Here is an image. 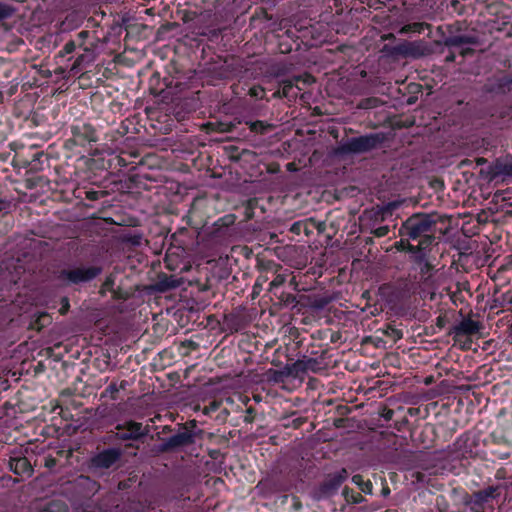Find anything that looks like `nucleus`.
<instances>
[{"mask_svg": "<svg viewBox=\"0 0 512 512\" xmlns=\"http://www.w3.org/2000/svg\"><path fill=\"white\" fill-rule=\"evenodd\" d=\"M439 220L440 217L434 213H415L403 222L399 234L411 240H418L417 245L407 244L409 252H422L432 244Z\"/></svg>", "mask_w": 512, "mask_h": 512, "instance_id": "nucleus-1", "label": "nucleus"}, {"mask_svg": "<svg viewBox=\"0 0 512 512\" xmlns=\"http://www.w3.org/2000/svg\"><path fill=\"white\" fill-rule=\"evenodd\" d=\"M482 44L479 32L472 28L466 29L464 33H457L455 35H448L443 41L446 47L460 48L459 54L462 57L473 55L475 50L472 46H479Z\"/></svg>", "mask_w": 512, "mask_h": 512, "instance_id": "nucleus-2", "label": "nucleus"}, {"mask_svg": "<svg viewBox=\"0 0 512 512\" xmlns=\"http://www.w3.org/2000/svg\"><path fill=\"white\" fill-rule=\"evenodd\" d=\"M384 140L382 134H368L349 139L344 150L350 153H365L375 149Z\"/></svg>", "mask_w": 512, "mask_h": 512, "instance_id": "nucleus-3", "label": "nucleus"}, {"mask_svg": "<svg viewBox=\"0 0 512 512\" xmlns=\"http://www.w3.org/2000/svg\"><path fill=\"white\" fill-rule=\"evenodd\" d=\"M395 52L405 58H422L433 54V49L424 41H403L395 46Z\"/></svg>", "mask_w": 512, "mask_h": 512, "instance_id": "nucleus-4", "label": "nucleus"}, {"mask_svg": "<svg viewBox=\"0 0 512 512\" xmlns=\"http://www.w3.org/2000/svg\"><path fill=\"white\" fill-rule=\"evenodd\" d=\"M100 268L97 267H79L71 270H63L60 277L71 283L78 284L94 279L99 273Z\"/></svg>", "mask_w": 512, "mask_h": 512, "instance_id": "nucleus-5", "label": "nucleus"}, {"mask_svg": "<svg viewBox=\"0 0 512 512\" xmlns=\"http://www.w3.org/2000/svg\"><path fill=\"white\" fill-rule=\"evenodd\" d=\"M480 175L488 181L499 176H512V158L497 159L487 169H481Z\"/></svg>", "mask_w": 512, "mask_h": 512, "instance_id": "nucleus-6", "label": "nucleus"}, {"mask_svg": "<svg viewBox=\"0 0 512 512\" xmlns=\"http://www.w3.org/2000/svg\"><path fill=\"white\" fill-rule=\"evenodd\" d=\"M116 437L120 440H138L148 433V428H143L141 423L128 421L116 426Z\"/></svg>", "mask_w": 512, "mask_h": 512, "instance_id": "nucleus-7", "label": "nucleus"}, {"mask_svg": "<svg viewBox=\"0 0 512 512\" xmlns=\"http://www.w3.org/2000/svg\"><path fill=\"white\" fill-rule=\"evenodd\" d=\"M347 477L348 472L345 468L338 472L329 474L319 487L318 497H325L333 494Z\"/></svg>", "mask_w": 512, "mask_h": 512, "instance_id": "nucleus-8", "label": "nucleus"}, {"mask_svg": "<svg viewBox=\"0 0 512 512\" xmlns=\"http://www.w3.org/2000/svg\"><path fill=\"white\" fill-rule=\"evenodd\" d=\"M122 456L119 448L106 449L91 459V463L96 468L108 469L115 464Z\"/></svg>", "mask_w": 512, "mask_h": 512, "instance_id": "nucleus-9", "label": "nucleus"}, {"mask_svg": "<svg viewBox=\"0 0 512 512\" xmlns=\"http://www.w3.org/2000/svg\"><path fill=\"white\" fill-rule=\"evenodd\" d=\"M402 205V201H392L383 206L373 207L367 212L370 219L376 223H381L386 220L387 217L391 216L393 212Z\"/></svg>", "mask_w": 512, "mask_h": 512, "instance_id": "nucleus-10", "label": "nucleus"}, {"mask_svg": "<svg viewBox=\"0 0 512 512\" xmlns=\"http://www.w3.org/2000/svg\"><path fill=\"white\" fill-rule=\"evenodd\" d=\"M193 434L189 431H183L170 437L161 447V452H167L174 448L186 446L193 443Z\"/></svg>", "mask_w": 512, "mask_h": 512, "instance_id": "nucleus-11", "label": "nucleus"}, {"mask_svg": "<svg viewBox=\"0 0 512 512\" xmlns=\"http://www.w3.org/2000/svg\"><path fill=\"white\" fill-rule=\"evenodd\" d=\"M484 89L491 93L510 91L512 89V75L491 78L485 84Z\"/></svg>", "mask_w": 512, "mask_h": 512, "instance_id": "nucleus-12", "label": "nucleus"}, {"mask_svg": "<svg viewBox=\"0 0 512 512\" xmlns=\"http://www.w3.org/2000/svg\"><path fill=\"white\" fill-rule=\"evenodd\" d=\"M481 327L480 322L465 318L453 328V332L456 335H474L480 331Z\"/></svg>", "mask_w": 512, "mask_h": 512, "instance_id": "nucleus-13", "label": "nucleus"}, {"mask_svg": "<svg viewBox=\"0 0 512 512\" xmlns=\"http://www.w3.org/2000/svg\"><path fill=\"white\" fill-rule=\"evenodd\" d=\"M9 467L17 475L32 474V466L26 457H12L9 460Z\"/></svg>", "mask_w": 512, "mask_h": 512, "instance_id": "nucleus-14", "label": "nucleus"}, {"mask_svg": "<svg viewBox=\"0 0 512 512\" xmlns=\"http://www.w3.org/2000/svg\"><path fill=\"white\" fill-rule=\"evenodd\" d=\"M181 280L174 276L159 275L158 280L154 285V289L158 292H166L168 290L177 288L181 285Z\"/></svg>", "mask_w": 512, "mask_h": 512, "instance_id": "nucleus-15", "label": "nucleus"}, {"mask_svg": "<svg viewBox=\"0 0 512 512\" xmlns=\"http://www.w3.org/2000/svg\"><path fill=\"white\" fill-rule=\"evenodd\" d=\"M246 125L256 134L264 135L274 129V125L264 121H246Z\"/></svg>", "mask_w": 512, "mask_h": 512, "instance_id": "nucleus-16", "label": "nucleus"}, {"mask_svg": "<svg viewBox=\"0 0 512 512\" xmlns=\"http://www.w3.org/2000/svg\"><path fill=\"white\" fill-rule=\"evenodd\" d=\"M38 512H68V507L61 500H52L40 508Z\"/></svg>", "mask_w": 512, "mask_h": 512, "instance_id": "nucleus-17", "label": "nucleus"}, {"mask_svg": "<svg viewBox=\"0 0 512 512\" xmlns=\"http://www.w3.org/2000/svg\"><path fill=\"white\" fill-rule=\"evenodd\" d=\"M315 363V360H298L292 364V369L295 371V377L299 375V373L306 372L308 369L312 367Z\"/></svg>", "mask_w": 512, "mask_h": 512, "instance_id": "nucleus-18", "label": "nucleus"}, {"mask_svg": "<svg viewBox=\"0 0 512 512\" xmlns=\"http://www.w3.org/2000/svg\"><path fill=\"white\" fill-rule=\"evenodd\" d=\"M424 27L429 28L430 25L427 24V23H423V22H415V23H410V24L404 25L400 29L399 32L401 34H407V33H410V32H418V33H420L424 29Z\"/></svg>", "mask_w": 512, "mask_h": 512, "instance_id": "nucleus-19", "label": "nucleus"}, {"mask_svg": "<svg viewBox=\"0 0 512 512\" xmlns=\"http://www.w3.org/2000/svg\"><path fill=\"white\" fill-rule=\"evenodd\" d=\"M79 136L81 138H83L84 140H87L89 142H96L97 141L96 131L90 125H84L81 128V130H79Z\"/></svg>", "mask_w": 512, "mask_h": 512, "instance_id": "nucleus-20", "label": "nucleus"}, {"mask_svg": "<svg viewBox=\"0 0 512 512\" xmlns=\"http://www.w3.org/2000/svg\"><path fill=\"white\" fill-rule=\"evenodd\" d=\"M496 490H497V488L491 486V487H488L487 489H484L482 491L475 493L474 494L475 501L477 503L486 502L490 497H494Z\"/></svg>", "mask_w": 512, "mask_h": 512, "instance_id": "nucleus-21", "label": "nucleus"}, {"mask_svg": "<svg viewBox=\"0 0 512 512\" xmlns=\"http://www.w3.org/2000/svg\"><path fill=\"white\" fill-rule=\"evenodd\" d=\"M78 482L80 485L86 486L89 491L96 492L99 488L98 484L91 480L88 476H80L78 478Z\"/></svg>", "mask_w": 512, "mask_h": 512, "instance_id": "nucleus-22", "label": "nucleus"}, {"mask_svg": "<svg viewBox=\"0 0 512 512\" xmlns=\"http://www.w3.org/2000/svg\"><path fill=\"white\" fill-rule=\"evenodd\" d=\"M14 12L13 7L0 2V21L10 18Z\"/></svg>", "mask_w": 512, "mask_h": 512, "instance_id": "nucleus-23", "label": "nucleus"}, {"mask_svg": "<svg viewBox=\"0 0 512 512\" xmlns=\"http://www.w3.org/2000/svg\"><path fill=\"white\" fill-rule=\"evenodd\" d=\"M384 334L390 338H392L393 341H397L402 337V333L400 330L393 328V327H387L386 330H384Z\"/></svg>", "mask_w": 512, "mask_h": 512, "instance_id": "nucleus-24", "label": "nucleus"}, {"mask_svg": "<svg viewBox=\"0 0 512 512\" xmlns=\"http://www.w3.org/2000/svg\"><path fill=\"white\" fill-rule=\"evenodd\" d=\"M380 104V100L378 98H367L361 101L360 107L369 109L377 107Z\"/></svg>", "mask_w": 512, "mask_h": 512, "instance_id": "nucleus-25", "label": "nucleus"}, {"mask_svg": "<svg viewBox=\"0 0 512 512\" xmlns=\"http://www.w3.org/2000/svg\"><path fill=\"white\" fill-rule=\"evenodd\" d=\"M467 28H463L461 23H454L447 27L448 35H455L457 33H464Z\"/></svg>", "mask_w": 512, "mask_h": 512, "instance_id": "nucleus-26", "label": "nucleus"}, {"mask_svg": "<svg viewBox=\"0 0 512 512\" xmlns=\"http://www.w3.org/2000/svg\"><path fill=\"white\" fill-rule=\"evenodd\" d=\"M418 255L416 256V261L419 263V264H423V268L421 269L423 272L424 271H429L431 269V265L430 263L427 261L425 255L422 253V252H419L417 253Z\"/></svg>", "mask_w": 512, "mask_h": 512, "instance_id": "nucleus-27", "label": "nucleus"}, {"mask_svg": "<svg viewBox=\"0 0 512 512\" xmlns=\"http://www.w3.org/2000/svg\"><path fill=\"white\" fill-rule=\"evenodd\" d=\"M119 391V388L117 387L116 383H111L105 390L103 396H110L111 399L115 400L116 395Z\"/></svg>", "mask_w": 512, "mask_h": 512, "instance_id": "nucleus-28", "label": "nucleus"}, {"mask_svg": "<svg viewBox=\"0 0 512 512\" xmlns=\"http://www.w3.org/2000/svg\"><path fill=\"white\" fill-rule=\"evenodd\" d=\"M286 278L284 275L278 274L271 282H270V288L269 290H272L273 288L279 287L284 284Z\"/></svg>", "mask_w": 512, "mask_h": 512, "instance_id": "nucleus-29", "label": "nucleus"}, {"mask_svg": "<svg viewBox=\"0 0 512 512\" xmlns=\"http://www.w3.org/2000/svg\"><path fill=\"white\" fill-rule=\"evenodd\" d=\"M50 322V317L43 313L40 314L36 320V324L38 325V329H41L42 327L46 326Z\"/></svg>", "mask_w": 512, "mask_h": 512, "instance_id": "nucleus-30", "label": "nucleus"}, {"mask_svg": "<svg viewBox=\"0 0 512 512\" xmlns=\"http://www.w3.org/2000/svg\"><path fill=\"white\" fill-rule=\"evenodd\" d=\"M389 227L388 226H381L372 231V234L376 237H384L388 234Z\"/></svg>", "mask_w": 512, "mask_h": 512, "instance_id": "nucleus-31", "label": "nucleus"}, {"mask_svg": "<svg viewBox=\"0 0 512 512\" xmlns=\"http://www.w3.org/2000/svg\"><path fill=\"white\" fill-rule=\"evenodd\" d=\"M85 61H91L90 58H88L86 55H80L79 57H77V59L75 60L74 64L72 65L71 67V71H75L83 62Z\"/></svg>", "mask_w": 512, "mask_h": 512, "instance_id": "nucleus-32", "label": "nucleus"}, {"mask_svg": "<svg viewBox=\"0 0 512 512\" xmlns=\"http://www.w3.org/2000/svg\"><path fill=\"white\" fill-rule=\"evenodd\" d=\"M235 127L232 123H218L216 130L219 132H229Z\"/></svg>", "mask_w": 512, "mask_h": 512, "instance_id": "nucleus-33", "label": "nucleus"}, {"mask_svg": "<svg viewBox=\"0 0 512 512\" xmlns=\"http://www.w3.org/2000/svg\"><path fill=\"white\" fill-rule=\"evenodd\" d=\"M103 195L101 191H88L86 192V198L91 201H96Z\"/></svg>", "mask_w": 512, "mask_h": 512, "instance_id": "nucleus-34", "label": "nucleus"}, {"mask_svg": "<svg viewBox=\"0 0 512 512\" xmlns=\"http://www.w3.org/2000/svg\"><path fill=\"white\" fill-rule=\"evenodd\" d=\"M283 377L284 378H287V377H295V371L294 369H292V365H286L282 370H280Z\"/></svg>", "mask_w": 512, "mask_h": 512, "instance_id": "nucleus-35", "label": "nucleus"}, {"mask_svg": "<svg viewBox=\"0 0 512 512\" xmlns=\"http://www.w3.org/2000/svg\"><path fill=\"white\" fill-rule=\"evenodd\" d=\"M270 373L272 374L271 376V379L274 381V382H283L284 381V377L281 373V371H277V370H273V371H270Z\"/></svg>", "mask_w": 512, "mask_h": 512, "instance_id": "nucleus-36", "label": "nucleus"}, {"mask_svg": "<svg viewBox=\"0 0 512 512\" xmlns=\"http://www.w3.org/2000/svg\"><path fill=\"white\" fill-rule=\"evenodd\" d=\"M263 93H264V90L260 87H252L250 90H249V94L253 97H259V98H262L263 96Z\"/></svg>", "mask_w": 512, "mask_h": 512, "instance_id": "nucleus-37", "label": "nucleus"}, {"mask_svg": "<svg viewBox=\"0 0 512 512\" xmlns=\"http://www.w3.org/2000/svg\"><path fill=\"white\" fill-rule=\"evenodd\" d=\"M293 87V82L291 80H285L283 81V95L287 96L290 89Z\"/></svg>", "mask_w": 512, "mask_h": 512, "instance_id": "nucleus-38", "label": "nucleus"}, {"mask_svg": "<svg viewBox=\"0 0 512 512\" xmlns=\"http://www.w3.org/2000/svg\"><path fill=\"white\" fill-rule=\"evenodd\" d=\"M394 49H395V46L385 45L383 47L382 51L390 56H399V53L395 52Z\"/></svg>", "mask_w": 512, "mask_h": 512, "instance_id": "nucleus-39", "label": "nucleus"}, {"mask_svg": "<svg viewBox=\"0 0 512 512\" xmlns=\"http://www.w3.org/2000/svg\"><path fill=\"white\" fill-rule=\"evenodd\" d=\"M11 206V202L7 199L0 197V212L8 210Z\"/></svg>", "mask_w": 512, "mask_h": 512, "instance_id": "nucleus-40", "label": "nucleus"}, {"mask_svg": "<svg viewBox=\"0 0 512 512\" xmlns=\"http://www.w3.org/2000/svg\"><path fill=\"white\" fill-rule=\"evenodd\" d=\"M75 47H76L75 42L74 41H69V42H67L65 44L63 50H64V52L66 54H70V53H72L75 50Z\"/></svg>", "mask_w": 512, "mask_h": 512, "instance_id": "nucleus-41", "label": "nucleus"}, {"mask_svg": "<svg viewBox=\"0 0 512 512\" xmlns=\"http://www.w3.org/2000/svg\"><path fill=\"white\" fill-rule=\"evenodd\" d=\"M61 303H62V306H61V308H60L59 312H60L62 315H64V314H66V313H67V311H68V309H69V301H68V299H67V298H63V299H62V301H61Z\"/></svg>", "mask_w": 512, "mask_h": 512, "instance_id": "nucleus-42", "label": "nucleus"}, {"mask_svg": "<svg viewBox=\"0 0 512 512\" xmlns=\"http://www.w3.org/2000/svg\"><path fill=\"white\" fill-rule=\"evenodd\" d=\"M407 244H410L408 242V240L401 239L398 243H396V248L398 250H407L408 251Z\"/></svg>", "mask_w": 512, "mask_h": 512, "instance_id": "nucleus-43", "label": "nucleus"}, {"mask_svg": "<svg viewBox=\"0 0 512 512\" xmlns=\"http://www.w3.org/2000/svg\"><path fill=\"white\" fill-rule=\"evenodd\" d=\"M394 415V411L391 409H384V412L382 413V416L385 418V420H391Z\"/></svg>", "mask_w": 512, "mask_h": 512, "instance_id": "nucleus-44", "label": "nucleus"}, {"mask_svg": "<svg viewBox=\"0 0 512 512\" xmlns=\"http://www.w3.org/2000/svg\"><path fill=\"white\" fill-rule=\"evenodd\" d=\"M352 481L358 485L360 488H362L364 482H363V479H362V476L361 475H354L352 477Z\"/></svg>", "mask_w": 512, "mask_h": 512, "instance_id": "nucleus-45", "label": "nucleus"}, {"mask_svg": "<svg viewBox=\"0 0 512 512\" xmlns=\"http://www.w3.org/2000/svg\"><path fill=\"white\" fill-rule=\"evenodd\" d=\"M310 222L316 226V228H317L319 233H323L324 232V230H325V224L324 223H322V222L315 223V221L313 219H310Z\"/></svg>", "mask_w": 512, "mask_h": 512, "instance_id": "nucleus-46", "label": "nucleus"}, {"mask_svg": "<svg viewBox=\"0 0 512 512\" xmlns=\"http://www.w3.org/2000/svg\"><path fill=\"white\" fill-rule=\"evenodd\" d=\"M361 490L363 492H366V493H371L372 491V484L368 481V482H364Z\"/></svg>", "mask_w": 512, "mask_h": 512, "instance_id": "nucleus-47", "label": "nucleus"}, {"mask_svg": "<svg viewBox=\"0 0 512 512\" xmlns=\"http://www.w3.org/2000/svg\"><path fill=\"white\" fill-rule=\"evenodd\" d=\"M56 465V460L54 458H46L45 466L48 468L54 467Z\"/></svg>", "mask_w": 512, "mask_h": 512, "instance_id": "nucleus-48", "label": "nucleus"}, {"mask_svg": "<svg viewBox=\"0 0 512 512\" xmlns=\"http://www.w3.org/2000/svg\"><path fill=\"white\" fill-rule=\"evenodd\" d=\"M114 284V281L111 277H108L105 282H104V287H106L107 289H111L112 286Z\"/></svg>", "mask_w": 512, "mask_h": 512, "instance_id": "nucleus-49", "label": "nucleus"}, {"mask_svg": "<svg viewBox=\"0 0 512 512\" xmlns=\"http://www.w3.org/2000/svg\"><path fill=\"white\" fill-rule=\"evenodd\" d=\"M456 58V55L454 52H450V54L446 57V62H454Z\"/></svg>", "mask_w": 512, "mask_h": 512, "instance_id": "nucleus-50", "label": "nucleus"}, {"mask_svg": "<svg viewBox=\"0 0 512 512\" xmlns=\"http://www.w3.org/2000/svg\"><path fill=\"white\" fill-rule=\"evenodd\" d=\"M381 39L382 40H393V39H395V36H394V34L389 33V34L382 35Z\"/></svg>", "mask_w": 512, "mask_h": 512, "instance_id": "nucleus-51", "label": "nucleus"}, {"mask_svg": "<svg viewBox=\"0 0 512 512\" xmlns=\"http://www.w3.org/2000/svg\"><path fill=\"white\" fill-rule=\"evenodd\" d=\"M475 161H476L477 165H483V164L487 163V159H485L483 157L476 158Z\"/></svg>", "mask_w": 512, "mask_h": 512, "instance_id": "nucleus-52", "label": "nucleus"}, {"mask_svg": "<svg viewBox=\"0 0 512 512\" xmlns=\"http://www.w3.org/2000/svg\"><path fill=\"white\" fill-rule=\"evenodd\" d=\"M88 36V32L87 31H81L79 34H78V37L80 39H85L86 37Z\"/></svg>", "mask_w": 512, "mask_h": 512, "instance_id": "nucleus-53", "label": "nucleus"}, {"mask_svg": "<svg viewBox=\"0 0 512 512\" xmlns=\"http://www.w3.org/2000/svg\"><path fill=\"white\" fill-rule=\"evenodd\" d=\"M362 499L363 497L361 496V494H358L357 497L352 496V501L354 503L360 502Z\"/></svg>", "mask_w": 512, "mask_h": 512, "instance_id": "nucleus-54", "label": "nucleus"}, {"mask_svg": "<svg viewBox=\"0 0 512 512\" xmlns=\"http://www.w3.org/2000/svg\"><path fill=\"white\" fill-rule=\"evenodd\" d=\"M470 163H471V161L469 159H464L460 162V167L466 166Z\"/></svg>", "mask_w": 512, "mask_h": 512, "instance_id": "nucleus-55", "label": "nucleus"}, {"mask_svg": "<svg viewBox=\"0 0 512 512\" xmlns=\"http://www.w3.org/2000/svg\"><path fill=\"white\" fill-rule=\"evenodd\" d=\"M299 229H300V225H299V223H295V224L292 226V228H291V230H292V231H295V232H298V231H299Z\"/></svg>", "mask_w": 512, "mask_h": 512, "instance_id": "nucleus-56", "label": "nucleus"}, {"mask_svg": "<svg viewBox=\"0 0 512 512\" xmlns=\"http://www.w3.org/2000/svg\"><path fill=\"white\" fill-rule=\"evenodd\" d=\"M348 493H349V489H348L347 487H346V488H344V490H343V494H344V496H345V498H346L347 500H348Z\"/></svg>", "mask_w": 512, "mask_h": 512, "instance_id": "nucleus-57", "label": "nucleus"}, {"mask_svg": "<svg viewBox=\"0 0 512 512\" xmlns=\"http://www.w3.org/2000/svg\"><path fill=\"white\" fill-rule=\"evenodd\" d=\"M382 493L385 496L388 495L389 494V488H383Z\"/></svg>", "mask_w": 512, "mask_h": 512, "instance_id": "nucleus-58", "label": "nucleus"}, {"mask_svg": "<svg viewBox=\"0 0 512 512\" xmlns=\"http://www.w3.org/2000/svg\"><path fill=\"white\" fill-rule=\"evenodd\" d=\"M126 386V382L125 381H122L121 384H120V388L121 389H124Z\"/></svg>", "mask_w": 512, "mask_h": 512, "instance_id": "nucleus-59", "label": "nucleus"}]
</instances>
